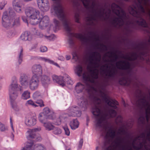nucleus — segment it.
<instances>
[{
  "instance_id": "e433bc0d",
  "label": "nucleus",
  "mask_w": 150,
  "mask_h": 150,
  "mask_svg": "<svg viewBox=\"0 0 150 150\" xmlns=\"http://www.w3.org/2000/svg\"><path fill=\"white\" fill-rule=\"evenodd\" d=\"M64 80L65 83H66L67 84H72L73 82L71 79L70 78L67 74L64 75Z\"/></svg>"
},
{
  "instance_id": "473e14b6",
  "label": "nucleus",
  "mask_w": 150,
  "mask_h": 150,
  "mask_svg": "<svg viewBox=\"0 0 150 150\" xmlns=\"http://www.w3.org/2000/svg\"><path fill=\"white\" fill-rule=\"evenodd\" d=\"M119 83L120 84L125 85L127 83V77L124 76L122 77L119 80Z\"/></svg>"
},
{
  "instance_id": "5701e85b",
  "label": "nucleus",
  "mask_w": 150,
  "mask_h": 150,
  "mask_svg": "<svg viewBox=\"0 0 150 150\" xmlns=\"http://www.w3.org/2000/svg\"><path fill=\"white\" fill-rule=\"evenodd\" d=\"M32 70L34 75L37 76H40L42 74V67L40 64L34 65L32 67Z\"/></svg>"
},
{
  "instance_id": "39448f33",
  "label": "nucleus",
  "mask_w": 150,
  "mask_h": 150,
  "mask_svg": "<svg viewBox=\"0 0 150 150\" xmlns=\"http://www.w3.org/2000/svg\"><path fill=\"white\" fill-rule=\"evenodd\" d=\"M138 93L135 95V99L132 100V102L142 111L145 110V114H142L138 119V122L142 124L145 123L146 120L147 122H149L150 118V93L147 97L144 96L142 91L139 90Z\"/></svg>"
},
{
  "instance_id": "0e129e2a",
  "label": "nucleus",
  "mask_w": 150,
  "mask_h": 150,
  "mask_svg": "<svg viewBox=\"0 0 150 150\" xmlns=\"http://www.w3.org/2000/svg\"><path fill=\"white\" fill-rule=\"evenodd\" d=\"M72 56H73V58L74 59V58L75 57H77V54L75 52H74L72 53Z\"/></svg>"
},
{
  "instance_id": "f704fd0d",
  "label": "nucleus",
  "mask_w": 150,
  "mask_h": 150,
  "mask_svg": "<svg viewBox=\"0 0 150 150\" xmlns=\"http://www.w3.org/2000/svg\"><path fill=\"white\" fill-rule=\"evenodd\" d=\"M30 97V92L28 91H25L22 95V98L24 100H26Z\"/></svg>"
},
{
  "instance_id": "de8ad7c7",
  "label": "nucleus",
  "mask_w": 150,
  "mask_h": 150,
  "mask_svg": "<svg viewBox=\"0 0 150 150\" xmlns=\"http://www.w3.org/2000/svg\"><path fill=\"white\" fill-rule=\"evenodd\" d=\"M79 14L78 13H76L75 14V21L78 23H79Z\"/></svg>"
},
{
  "instance_id": "13d9d810",
  "label": "nucleus",
  "mask_w": 150,
  "mask_h": 150,
  "mask_svg": "<svg viewBox=\"0 0 150 150\" xmlns=\"http://www.w3.org/2000/svg\"><path fill=\"white\" fill-rule=\"evenodd\" d=\"M59 117L61 119L62 121H63V120H64L67 118V117L65 116V115H60Z\"/></svg>"
},
{
  "instance_id": "aec40b11",
  "label": "nucleus",
  "mask_w": 150,
  "mask_h": 150,
  "mask_svg": "<svg viewBox=\"0 0 150 150\" xmlns=\"http://www.w3.org/2000/svg\"><path fill=\"white\" fill-rule=\"evenodd\" d=\"M41 127H40L34 128L30 133L28 137V139H34L35 141H38L41 140L40 136L38 134H36L35 132L39 131L41 130Z\"/></svg>"
},
{
  "instance_id": "a19ab883",
  "label": "nucleus",
  "mask_w": 150,
  "mask_h": 150,
  "mask_svg": "<svg viewBox=\"0 0 150 150\" xmlns=\"http://www.w3.org/2000/svg\"><path fill=\"white\" fill-rule=\"evenodd\" d=\"M53 133L55 134L58 135L60 134L62 132V130L60 128L57 127L54 128Z\"/></svg>"
},
{
  "instance_id": "423d86ee",
  "label": "nucleus",
  "mask_w": 150,
  "mask_h": 150,
  "mask_svg": "<svg viewBox=\"0 0 150 150\" xmlns=\"http://www.w3.org/2000/svg\"><path fill=\"white\" fill-rule=\"evenodd\" d=\"M99 70L98 69H91L90 75L86 76L84 73L83 75L85 81V85L78 83L75 86V90L77 93H81L84 88L87 90L89 94L97 93V90L94 87L96 84L95 80L98 78Z\"/></svg>"
},
{
  "instance_id": "2f4dec72",
  "label": "nucleus",
  "mask_w": 150,
  "mask_h": 150,
  "mask_svg": "<svg viewBox=\"0 0 150 150\" xmlns=\"http://www.w3.org/2000/svg\"><path fill=\"white\" fill-rule=\"evenodd\" d=\"M8 14L9 19L11 20L13 19L14 20L16 19L17 18H19L16 16L15 13L13 10L11 9H9Z\"/></svg>"
},
{
  "instance_id": "bb28decb",
  "label": "nucleus",
  "mask_w": 150,
  "mask_h": 150,
  "mask_svg": "<svg viewBox=\"0 0 150 150\" xmlns=\"http://www.w3.org/2000/svg\"><path fill=\"white\" fill-rule=\"evenodd\" d=\"M41 81L43 86H45L50 83V79L49 77L43 75L41 77Z\"/></svg>"
},
{
  "instance_id": "49530a36",
  "label": "nucleus",
  "mask_w": 150,
  "mask_h": 150,
  "mask_svg": "<svg viewBox=\"0 0 150 150\" xmlns=\"http://www.w3.org/2000/svg\"><path fill=\"white\" fill-rule=\"evenodd\" d=\"M27 103L28 104L32 105L34 107L38 106L33 101L31 100H28L27 101Z\"/></svg>"
},
{
  "instance_id": "79ce46f5",
  "label": "nucleus",
  "mask_w": 150,
  "mask_h": 150,
  "mask_svg": "<svg viewBox=\"0 0 150 150\" xmlns=\"http://www.w3.org/2000/svg\"><path fill=\"white\" fill-rule=\"evenodd\" d=\"M119 131L122 134L126 135V137L127 138L128 137H129V135L128 133L124 129H120Z\"/></svg>"
},
{
  "instance_id": "72a5a7b5",
  "label": "nucleus",
  "mask_w": 150,
  "mask_h": 150,
  "mask_svg": "<svg viewBox=\"0 0 150 150\" xmlns=\"http://www.w3.org/2000/svg\"><path fill=\"white\" fill-rule=\"evenodd\" d=\"M76 72L77 75L79 76H81L83 74V68L80 65H78L76 68Z\"/></svg>"
},
{
  "instance_id": "9b49d317",
  "label": "nucleus",
  "mask_w": 150,
  "mask_h": 150,
  "mask_svg": "<svg viewBox=\"0 0 150 150\" xmlns=\"http://www.w3.org/2000/svg\"><path fill=\"white\" fill-rule=\"evenodd\" d=\"M148 14L150 20V9L149 10ZM150 36L147 38L145 42H141L135 45V49L140 52V54L146 57L149 55L150 53Z\"/></svg>"
},
{
  "instance_id": "c85d7f7f",
  "label": "nucleus",
  "mask_w": 150,
  "mask_h": 150,
  "mask_svg": "<svg viewBox=\"0 0 150 150\" xmlns=\"http://www.w3.org/2000/svg\"><path fill=\"white\" fill-rule=\"evenodd\" d=\"M33 141H30L27 142L25 147L28 150H34L35 149Z\"/></svg>"
},
{
  "instance_id": "2eb2a0df",
  "label": "nucleus",
  "mask_w": 150,
  "mask_h": 150,
  "mask_svg": "<svg viewBox=\"0 0 150 150\" xmlns=\"http://www.w3.org/2000/svg\"><path fill=\"white\" fill-rule=\"evenodd\" d=\"M37 3L38 6L42 11L45 12L49 10L50 7L48 0H37Z\"/></svg>"
},
{
  "instance_id": "6e6552de",
  "label": "nucleus",
  "mask_w": 150,
  "mask_h": 150,
  "mask_svg": "<svg viewBox=\"0 0 150 150\" xmlns=\"http://www.w3.org/2000/svg\"><path fill=\"white\" fill-rule=\"evenodd\" d=\"M19 82L21 86L26 88L29 86L32 91L37 90L39 86V78L36 75H33L30 79L25 74H21L19 78Z\"/></svg>"
},
{
  "instance_id": "680f3d73",
  "label": "nucleus",
  "mask_w": 150,
  "mask_h": 150,
  "mask_svg": "<svg viewBox=\"0 0 150 150\" xmlns=\"http://www.w3.org/2000/svg\"><path fill=\"white\" fill-rule=\"evenodd\" d=\"M65 58L67 60H68L70 59L71 58V57L70 55H66L65 56Z\"/></svg>"
},
{
  "instance_id": "37998d69",
  "label": "nucleus",
  "mask_w": 150,
  "mask_h": 150,
  "mask_svg": "<svg viewBox=\"0 0 150 150\" xmlns=\"http://www.w3.org/2000/svg\"><path fill=\"white\" fill-rule=\"evenodd\" d=\"M36 103L38 104V105L40 107H44L45 105L44 104L43 101L41 99H38L36 101Z\"/></svg>"
},
{
  "instance_id": "58836bf2",
  "label": "nucleus",
  "mask_w": 150,
  "mask_h": 150,
  "mask_svg": "<svg viewBox=\"0 0 150 150\" xmlns=\"http://www.w3.org/2000/svg\"><path fill=\"white\" fill-rule=\"evenodd\" d=\"M53 22L55 25V29H58L60 25V23L59 21L56 19H54Z\"/></svg>"
},
{
  "instance_id": "b1692460",
  "label": "nucleus",
  "mask_w": 150,
  "mask_h": 150,
  "mask_svg": "<svg viewBox=\"0 0 150 150\" xmlns=\"http://www.w3.org/2000/svg\"><path fill=\"white\" fill-rule=\"evenodd\" d=\"M36 121L35 117H29L26 118L25 123L28 126H33L36 124Z\"/></svg>"
},
{
  "instance_id": "4468645a",
  "label": "nucleus",
  "mask_w": 150,
  "mask_h": 150,
  "mask_svg": "<svg viewBox=\"0 0 150 150\" xmlns=\"http://www.w3.org/2000/svg\"><path fill=\"white\" fill-rule=\"evenodd\" d=\"M119 58V56L113 51H108L105 54L103 58L105 62L114 63Z\"/></svg>"
},
{
  "instance_id": "393cba45",
  "label": "nucleus",
  "mask_w": 150,
  "mask_h": 150,
  "mask_svg": "<svg viewBox=\"0 0 150 150\" xmlns=\"http://www.w3.org/2000/svg\"><path fill=\"white\" fill-rule=\"evenodd\" d=\"M44 120H45L42 119V118H39L40 121L43 124V126L45 127L46 130L51 131L53 130L54 129V126L52 123L49 122H45Z\"/></svg>"
},
{
  "instance_id": "603ef678",
  "label": "nucleus",
  "mask_w": 150,
  "mask_h": 150,
  "mask_svg": "<svg viewBox=\"0 0 150 150\" xmlns=\"http://www.w3.org/2000/svg\"><path fill=\"white\" fill-rule=\"evenodd\" d=\"M62 121L61 119L59 117L57 119L56 121L55 122V124L56 125H59L61 124Z\"/></svg>"
},
{
  "instance_id": "e2e57ef3",
  "label": "nucleus",
  "mask_w": 150,
  "mask_h": 150,
  "mask_svg": "<svg viewBox=\"0 0 150 150\" xmlns=\"http://www.w3.org/2000/svg\"><path fill=\"white\" fill-rule=\"evenodd\" d=\"M129 124H130V125H128V126L130 127H131L133 124V121L132 120L131 122H130V123H129Z\"/></svg>"
},
{
  "instance_id": "f8f14e48",
  "label": "nucleus",
  "mask_w": 150,
  "mask_h": 150,
  "mask_svg": "<svg viewBox=\"0 0 150 150\" xmlns=\"http://www.w3.org/2000/svg\"><path fill=\"white\" fill-rule=\"evenodd\" d=\"M2 24L5 28H12L14 26H18L20 25L19 18H17L16 19H13L11 20L9 19L7 13L6 12H4L2 17Z\"/></svg>"
},
{
  "instance_id": "c9c22d12",
  "label": "nucleus",
  "mask_w": 150,
  "mask_h": 150,
  "mask_svg": "<svg viewBox=\"0 0 150 150\" xmlns=\"http://www.w3.org/2000/svg\"><path fill=\"white\" fill-rule=\"evenodd\" d=\"M64 76H59V79H58L57 83L60 85H61L62 86H65V81L64 80Z\"/></svg>"
},
{
  "instance_id": "f3484780",
  "label": "nucleus",
  "mask_w": 150,
  "mask_h": 150,
  "mask_svg": "<svg viewBox=\"0 0 150 150\" xmlns=\"http://www.w3.org/2000/svg\"><path fill=\"white\" fill-rule=\"evenodd\" d=\"M9 96L12 108L15 110L18 111V107L15 102V100L18 96V93L14 92H9Z\"/></svg>"
},
{
  "instance_id": "20e7f679",
  "label": "nucleus",
  "mask_w": 150,
  "mask_h": 150,
  "mask_svg": "<svg viewBox=\"0 0 150 150\" xmlns=\"http://www.w3.org/2000/svg\"><path fill=\"white\" fill-rule=\"evenodd\" d=\"M54 10L58 18L62 23L65 30L68 32L69 37L68 42L71 47H73L74 43L73 38L71 37H75L80 39L84 44H88L91 42V37H87L81 33H74L71 32V29L70 26L71 25V23L70 20L66 17L63 8L60 4L54 6Z\"/></svg>"
},
{
  "instance_id": "412c9836",
  "label": "nucleus",
  "mask_w": 150,
  "mask_h": 150,
  "mask_svg": "<svg viewBox=\"0 0 150 150\" xmlns=\"http://www.w3.org/2000/svg\"><path fill=\"white\" fill-rule=\"evenodd\" d=\"M40 118H42V119H52V116L51 114V112L50 111L49 109L47 107L45 108L43 110V112L39 114Z\"/></svg>"
},
{
  "instance_id": "864d4df0",
  "label": "nucleus",
  "mask_w": 150,
  "mask_h": 150,
  "mask_svg": "<svg viewBox=\"0 0 150 150\" xmlns=\"http://www.w3.org/2000/svg\"><path fill=\"white\" fill-rule=\"evenodd\" d=\"M116 121L119 122H122V117L120 115H118L116 119Z\"/></svg>"
},
{
  "instance_id": "dca6fc26",
  "label": "nucleus",
  "mask_w": 150,
  "mask_h": 150,
  "mask_svg": "<svg viewBox=\"0 0 150 150\" xmlns=\"http://www.w3.org/2000/svg\"><path fill=\"white\" fill-rule=\"evenodd\" d=\"M68 114L69 116L80 117L81 115V111L77 106H73L70 107L69 109Z\"/></svg>"
},
{
  "instance_id": "774afa93",
  "label": "nucleus",
  "mask_w": 150,
  "mask_h": 150,
  "mask_svg": "<svg viewBox=\"0 0 150 150\" xmlns=\"http://www.w3.org/2000/svg\"><path fill=\"white\" fill-rule=\"evenodd\" d=\"M147 62L148 63H150V56L149 57L148 59L147 60Z\"/></svg>"
},
{
  "instance_id": "7c9ffc66",
  "label": "nucleus",
  "mask_w": 150,
  "mask_h": 150,
  "mask_svg": "<svg viewBox=\"0 0 150 150\" xmlns=\"http://www.w3.org/2000/svg\"><path fill=\"white\" fill-rule=\"evenodd\" d=\"M35 150H46L45 147L41 144H37L34 145Z\"/></svg>"
},
{
  "instance_id": "7ed1b4c3",
  "label": "nucleus",
  "mask_w": 150,
  "mask_h": 150,
  "mask_svg": "<svg viewBox=\"0 0 150 150\" xmlns=\"http://www.w3.org/2000/svg\"><path fill=\"white\" fill-rule=\"evenodd\" d=\"M101 69L103 72L104 79L98 85V91L100 96L103 101L108 105L114 109H116L117 108L116 105H119L118 102L115 100L110 99L104 91L106 87L109 85L108 79L110 77H114L116 74L117 71L114 67L111 68V67L107 63L103 65L101 67Z\"/></svg>"
},
{
  "instance_id": "5fc2aeb1",
  "label": "nucleus",
  "mask_w": 150,
  "mask_h": 150,
  "mask_svg": "<svg viewBox=\"0 0 150 150\" xmlns=\"http://www.w3.org/2000/svg\"><path fill=\"white\" fill-rule=\"evenodd\" d=\"M83 139H81L79 142V144L78 145V147L79 149H80L81 148L83 145Z\"/></svg>"
},
{
  "instance_id": "f03ea898",
  "label": "nucleus",
  "mask_w": 150,
  "mask_h": 150,
  "mask_svg": "<svg viewBox=\"0 0 150 150\" xmlns=\"http://www.w3.org/2000/svg\"><path fill=\"white\" fill-rule=\"evenodd\" d=\"M96 93L89 94L88 98H81L79 105L83 110H85L92 103L96 104L92 112L96 117V126L102 129L103 135H105L104 143H109L115 137V132L111 127L105 126V124L107 122V120L115 117L117 112L115 110L111 108L108 109L106 112H104L105 108L103 106L101 100L96 96Z\"/></svg>"
},
{
  "instance_id": "1a4fd4ad",
  "label": "nucleus",
  "mask_w": 150,
  "mask_h": 150,
  "mask_svg": "<svg viewBox=\"0 0 150 150\" xmlns=\"http://www.w3.org/2000/svg\"><path fill=\"white\" fill-rule=\"evenodd\" d=\"M138 55L136 52H133L131 56L127 55L125 56L123 55L121 57L127 61L120 60L116 63L115 66L116 67L122 70H132V68L131 67V64L129 61H134L136 60Z\"/></svg>"
},
{
  "instance_id": "8fccbe9b",
  "label": "nucleus",
  "mask_w": 150,
  "mask_h": 150,
  "mask_svg": "<svg viewBox=\"0 0 150 150\" xmlns=\"http://www.w3.org/2000/svg\"><path fill=\"white\" fill-rule=\"evenodd\" d=\"M47 50V48L45 46H42L40 47V51L41 52H44Z\"/></svg>"
},
{
  "instance_id": "a211bd4d",
  "label": "nucleus",
  "mask_w": 150,
  "mask_h": 150,
  "mask_svg": "<svg viewBox=\"0 0 150 150\" xmlns=\"http://www.w3.org/2000/svg\"><path fill=\"white\" fill-rule=\"evenodd\" d=\"M22 87L18 85L17 81L15 78L13 80L12 83L9 87V92H18L19 91H21L22 90Z\"/></svg>"
},
{
  "instance_id": "3c124183",
  "label": "nucleus",
  "mask_w": 150,
  "mask_h": 150,
  "mask_svg": "<svg viewBox=\"0 0 150 150\" xmlns=\"http://www.w3.org/2000/svg\"><path fill=\"white\" fill-rule=\"evenodd\" d=\"M5 128L4 125L0 122V131L3 132L5 131Z\"/></svg>"
},
{
  "instance_id": "6ab92c4d",
  "label": "nucleus",
  "mask_w": 150,
  "mask_h": 150,
  "mask_svg": "<svg viewBox=\"0 0 150 150\" xmlns=\"http://www.w3.org/2000/svg\"><path fill=\"white\" fill-rule=\"evenodd\" d=\"M40 17L39 27L41 29H44L49 25V18L48 16H45L43 17L42 15H41Z\"/></svg>"
},
{
  "instance_id": "052dcab7",
  "label": "nucleus",
  "mask_w": 150,
  "mask_h": 150,
  "mask_svg": "<svg viewBox=\"0 0 150 150\" xmlns=\"http://www.w3.org/2000/svg\"><path fill=\"white\" fill-rule=\"evenodd\" d=\"M94 39L96 42H99L100 41V39L98 36L97 37H96V35H95Z\"/></svg>"
},
{
  "instance_id": "0eeeda50",
  "label": "nucleus",
  "mask_w": 150,
  "mask_h": 150,
  "mask_svg": "<svg viewBox=\"0 0 150 150\" xmlns=\"http://www.w3.org/2000/svg\"><path fill=\"white\" fill-rule=\"evenodd\" d=\"M129 142L125 137L117 136L112 142L111 139L109 143H104L103 148L104 150H127L129 145L127 144Z\"/></svg>"
},
{
  "instance_id": "ddd939ff",
  "label": "nucleus",
  "mask_w": 150,
  "mask_h": 150,
  "mask_svg": "<svg viewBox=\"0 0 150 150\" xmlns=\"http://www.w3.org/2000/svg\"><path fill=\"white\" fill-rule=\"evenodd\" d=\"M101 56L98 52H91L88 57L89 64L95 68L98 67L99 66Z\"/></svg>"
},
{
  "instance_id": "ea45409f",
  "label": "nucleus",
  "mask_w": 150,
  "mask_h": 150,
  "mask_svg": "<svg viewBox=\"0 0 150 150\" xmlns=\"http://www.w3.org/2000/svg\"><path fill=\"white\" fill-rule=\"evenodd\" d=\"M63 128L65 134L67 136H69L70 134V132L67 126L65 125L63 126Z\"/></svg>"
},
{
  "instance_id": "a18cd8bd",
  "label": "nucleus",
  "mask_w": 150,
  "mask_h": 150,
  "mask_svg": "<svg viewBox=\"0 0 150 150\" xmlns=\"http://www.w3.org/2000/svg\"><path fill=\"white\" fill-rule=\"evenodd\" d=\"M40 92L38 91H36L33 94V97L34 99H35L38 97L40 96Z\"/></svg>"
},
{
  "instance_id": "6e6d98bb",
  "label": "nucleus",
  "mask_w": 150,
  "mask_h": 150,
  "mask_svg": "<svg viewBox=\"0 0 150 150\" xmlns=\"http://www.w3.org/2000/svg\"><path fill=\"white\" fill-rule=\"evenodd\" d=\"M42 60H44L45 62H48L50 63H53V62L51 60L49 59H47L45 58H42Z\"/></svg>"
},
{
  "instance_id": "f257e3e1",
  "label": "nucleus",
  "mask_w": 150,
  "mask_h": 150,
  "mask_svg": "<svg viewBox=\"0 0 150 150\" xmlns=\"http://www.w3.org/2000/svg\"><path fill=\"white\" fill-rule=\"evenodd\" d=\"M91 1V0H81L88 12L86 20L89 25H94V22H97L98 19L105 20L108 19L112 10L119 17L113 19L112 21V25L117 28H121L123 26L125 34L127 37L130 36L133 29H139V26L145 28L148 26L146 20L142 18L146 13L142 4L148 8L150 6V0L134 1V6L133 7H130L129 9L130 13L137 19L133 21L130 20L129 16L122 9L115 3H112L111 6L110 4L107 6L105 3V8L101 6L99 3H96L94 0L92 1L91 5L90 6Z\"/></svg>"
},
{
  "instance_id": "bf43d9fd",
  "label": "nucleus",
  "mask_w": 150,
  "mask_h": 150,
  "mask_svg": "<svg viewBox=\"0 0 150 150\" xmlns=\"http://www.w3.org/2000/svg\"><path fill=\"white\" fill-rule=\"evenodd\" d=\"M22 18L23 21L25 23H28L27 20L25 16H22Z\"/></svg>"
},
{
  "instance_id": "c756f323",
  "label": "nucleus",
  "mask_w": 150,
  "mask_h": 150,
  "mask_svg": "<svg viewBox=\"0 0 150 150\" xmlns=\"http://www.w3.org/2000/svg\"><path fill=\"white\" fill-rule=\"evenodd\" d=\"M23 48L21 47L20 51L19 52L18 57V62L19 64H21L23 61Z\"/></svg>"
},
{
  "instance_id": "cd10ccee",
  "label": "nucleus",
  "mask_w": 150,
  "mask_h": 150,
  "mask_svg": "<svg viewBox=\"0 0 150 150\" xmlns=\"http://www.w3.org/2000/svg\"><path fill=\"white\" fill-rule=\"evenodd\" d=\"M21 39L23 41L30 40L31 39V36L29 32L25 31L21 36Z\"/></svg>"
},
{
  "instance_id": "69168bd1",
  "label": "nucleus",
  "mask_w": 150,
  "mask_h": 150,
  "mask_svg": "<svg viewBox=\"0 0 150 150\" xmlns=\"http://www.w3.org/2000/svg\"><path fill=\"white\" fill-rule=\"evenodd\" d=\"M38 35L40 38H42L44 36L41 33H39Z\"/></svg>"
},
{
  "instance_id": "338daca9",
  "label": "nucleus",
  "mask_w": 150,
  "mask_h": 150,
  "mask_svg": "<svg viewBox=\"0 0 150 150\" xmlns=\"http://www.w3.org/2000/svg\"><path fill=\"white\" fill-rule=\"evenodd\" d=\"M44 37H45L46 38H47L49 40H51V37H52V36H44Z\"/></svg>"
},
{
  "instance_id": "09e8293b",
  "label": "nucleus",
  "mask_w": 150,
  "mask_h": 150,
  "mask_svg": "<svg viewBox=\"0 0 150 150\" xmlns=\"http://www.w3.org/2000/svg\"><path fill=\"white\" fill-rule=\"evenodd\" d=\"M59 79V76L58 77L57 76L54 75L52 76V79L54 82L57 83Z\"/></svg>"
},
{
  "instance_id": "c03bdc74",
  "label": "nucleus",
  "mask_w": 150,
  "mask_h": 150,
  "mask_svg": "<svg viewBox=\"0 0 150 150\" xmlns=\"http://www.w3.org/2000/svg\"><path fill=\"white\" fill-rule=\"evenodd\" d=\"M6 4V1L5 0H3L0 3V8L1 10L3 9L5 5Z\"/></svg>"
},
{
  "instance_id": "a878e982",
  "label": "nucleus",
  "mask_w": 150,
  "mask_h": 150,
  "mask_svg": "<svg viewBox=\"0 0 150 150\" xmlns=\"http://www.w3.org/2000/svg\"><path fill=\"white\" fill-rule=\"evenodd\" d=\"M79 124L77 119H76L71 120L69 123V125L72 129L75 130L79 127Z\"/></svg>"
},
{
  "instance_id": "4d7b16f0",
  "label": "nucleus",
  "mask_w": 150,
  "mask_h": 150,
  "mask_svg": "<svg viewBox=\"0 0 150 150\" xmlns=\"http://www.w3.org/2000/svg\"><path fill=\"white\" fill-rule=\"evenodd\" d=\"M37 44H34L33 45L31 48L30 49V51H32L35 49L37 47Z\"/></svg>"
},
{
  "instance_id": "9d476101",
  "label": "nucleus",
  "mask_w": 150,
  "mask_h": 150,
  "mask_svg": "<svg viewBox=\"0 0 150 150\" xmlns=\"http://www.w3.org/2000/svg\"><path fill=\"white\" fill-rule=\"evenodd\" d=\"M26 16L30 19V23L33 25H36L40 21L41 15L39 10L32 7L26 8L25 10Z\"/></svg>"
},
{
  "instance_id": "4be33fe9",
  "label": "nucleus",
  "mask_w": 150,
  "mask_h": 150,
  "mask_svg": "<svg viewBox=\"0 0 150 150\" xmlns=\"http://www.w3.org/2000/svg\"><path fill=\"white\" fill-rule=\"evenodd\" d=\"M13 7L14 10L17 12L21 13L22 12V1L21 0H13L12 1Z\"/></svg>"
},
{
  "instance_id": "4c0bfd02",
  "label": "nucleus",
  "mask_w": 150,
  "mask_h": 150,
  "mask_svg": "<svg viewBox=\"0 0 150 150\" xmlns=\"http://www.w3.org/2000/svg\"><path fill=\"white\" fill-rule=\"evenodd\" d=\"M96 45L97 46H100V48L103 51H107L108 50L107 46L105 45H104L102 43L99 44V43H98Z\"/></svg>"
}]
</instances>
